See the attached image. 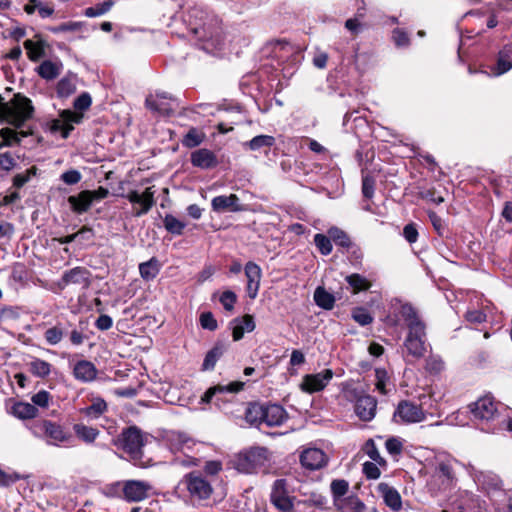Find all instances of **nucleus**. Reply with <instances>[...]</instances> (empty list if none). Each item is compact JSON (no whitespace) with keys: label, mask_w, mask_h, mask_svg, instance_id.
I'll list each match as a JSON object with an SVG mask.
<instances>
[{"label":"nucleus","mask_w":512,"mask_h":512,"mask_svg":"<svg viewBox=\"0 0 512 512\" xmlns=\"http://www.w3.org/2000/svg\"><path fill=\"white\" fill-rule=\"evenodd\" d=\"M212 210L216 213L240 212L244 208L240 204L239 197L236 194L216 196L211 201Z\"/></svg>","instance_id":"f3484780"},{"label":"nucleus","mask_w":512,"mask_h":512,"mask_svg":"<svg viewBox=\"0 0 512 512\" xmlns=\"http://www.w3.org/2000/svg\"><path fill=\"white\" fill-rule=\"evenodd\" d=\"M73 430L75 435L85 443H93L99 435L98 429L87 426L83 423L75 424L73 426Z\"/></svg>","instance_id":"7c9ffc66"},{"label":"nucleus","mask_w":512,"mask_h":512,"mask_svg":"<svg viewBox=\"0 0 512 512\" xmlns=\"http://www.w3.org/2000/svg\"><path fill=\"white\" fill-rule=\"evenodd\" d=\"M155 191L153 187H148L143 193H139L136 190L129 191L125 197L133 205H139V208L135 210L134 216L140 217L147 214L155 204Z\"/></svg>","instance_id":"4468645a"},{"label":"nucleus","mask_w":512,"mask_h":512,"mask_svg":"<svg viewBox=\"0 0 512 512\" xmlns=\"http://www.w3.org/2000/svg\"><path fill=\"white\" fill-rule=\"evenodd\" d=\"M375 376H376V389L381 394H387L388 390L386 389V386L389 382V376L385 369L377 368L375 370Z\"/></svg>","instance_id":"864d4df0"},{"label":"nucleus","mask_w":512,"mask_h":512,"mask_svg":"<svg viewBox=\"0 0 512 512\" xmlns=\"http://www.w3.org/2000/svg\"><path fill=\"white\" fill-rule=\"evenodd\" d=\"M244 270L247 278V295L253 300L257 297L259 292L262 270L258 264L252 261L246 263Z\"/></svg>","instance_id":"dca6fc26"},{"label":"nucleus","mask_w":512,"mask_h":512,"mask_svg":"<svg viewBox=\"0 0 512 512\" xmlns=\"http://www.w3.org/2000/svg\"><path fill=\"white\" fill-rule=\"evenodd\" d=\"M73 374L79 381L90 382L96 378L97 369L92 362L81 360L75 364Z\"/></svg>","instance_id":"a878e982"},{"label":"nucleus","mask_w":512,"mask_h":512,"mask_svg":"<svg viewBox=\"0 0 512 512\" xmlns=\"http://www.w3.org/2000/svg\"><path fill=\"white\" fill-rule=\"evenodd\" d=\"M287 419L285 409L277 404L264 406L263 424L269 427L280 426Z\"/></svg>","instance_id":"412c9836"},{"label":"nucleus","mask_w":512,"mask_h":512,"mask_svg":"<svg viewBox=\"0 0 512 512\" xmlns=\"http://www.w3.org/2000/svg\"><path fill=\"white\" fill-rule=\"evenodd\" d=\"M328 235L331 238V240H333L337 245H340L342 247H349L351 244L347 234L337 227L330 228L328 230Z\"/></svg>","instance_id":"a18cd8bd"},{"label":"nucleus","mask_w":512,"mask_h":512,"mask_svg":"<svg viewBox=\"0 0 512 512\" xmlns=\"http://www.w3.org/2000/svg\"><path fill=\"white\" fill-rule=\"evenodd\" d=\"M37 413L38 409L31 403L18 402L12 407V414L19 419H32Z\"/></svg>","instance_id":"2f4dec72"},{"label":"nucleus","mask_w":512,"mask_h":512,"mask_svg":"<svg viewBox=\"0 0 512 512\" xmlns=\"http://www.w3.org/2000/svg\"><path fill=\"white\" fill-rule=\"evenodd\" d=\"M377 401L370 395H362L357 398L355 413L363 421H370L375 417Z\"/></svg>","instance_id":"aec40b11"},{"label":"nucleus","mask_w":512,"mask_h":512,"mask_svg":"<svg viewBox=\"0 0 512 512\" xmlns=\"http://www.w3.org/2000/svg\"><path fill=\"white\" fill-rule=\"evenodd\" d=\"M123 497L128 502H141L151 496L153 486L144 480H125L121 483Z\"/></svg>","instance_id":"6e6552de"},{"label":"nucleus","mask_w":512,"mask_h":512,"mask_svg":"<svg viewBox=\"0 0 512 512\" xmlns=\"http://www.w3.org/2000/svg\"><path fill=\"white\" fill-rule=\"evenodd\" d=\"M90 272L84 267H75L66 271L62 277L65 284H83L89 283Z\"/></svg>","instance_id":"cd10ccee"},{"label":"nucleus","mask_w":512,"mask_h":512,"mask_svg":"<svg viewBox=\"0 0 512 512\" xmlns=\"http://www.w3.org/2000/svg\"><path fill=\"white\" fill-rule=\"evenodd\" d=\"M327 456L318 448H307L300 455V463L309 470L321 469L327 463Z\"/></svg>","instance_id":"a211bd4d"},{"label":"nucleus","mask_w":512,"mask_h":512,"mask_svg":"<svg viewBox=\"0 0 512 512\" xmlns=\"http://www.w3.org/2000/svg\"><path fill=\"white\" fill-rule=\"evenodd\" d=\"M64 332L59 326H53L45 331L44 337L48 344L57 345L61 342Z\"/></svg>","instance_id":"8fccbe9b"},{"label":"nucleus","mask_w":512,"mask_h":512,"mask_svg":"<svg viewBox=\"0 0 512 512\" xmlns=\"http://www.w3.org/2000/svg\"><path fill=\"white\" fill-rule=\"evenodd\" d=\"M168 441L170 442L171 444V447L176 449V450H181L183 449L191 440L190 438L184 434V433H180V432H172L169 436H168Z\"/></svg>","instance_id":"de8ad7c7"},{"label":"nucleus","mask_w":512,"mask_h":512,"mask_svg":"<svg viewBox=\"0 0 512 512\" xmlns=\"http://www.w3.org/2000/svg\"><path fill=\"white\" fill-rule=\"evenodd\" d=\"M333 376L334 373L331 369H324L315 374H307L302 379L300 389L309 394L322 391L329 384Z\"/></svg>","instance_id":"ddd939ff"},{"label":"nucleus","mask_w":512,"mask_h":512,"mask_svg":"<svg viewBox=\"0 0 512 512\" xmlns=\"http://www.w3.org/2000/svg\"><path fill=\"white\" fill-rule=\"evenodd\" d=\"M68 203L71 207V210L77 214H83L87 212L93 203L90 197V190H84L77 195L69 196Z\"/></svg>","instance_id":"393cba45"},{"label":"nucleus","mask_w":512,"mask_h":512,"mask_svg":"<svg viewBox=\"0 0 512 512\" xmlns=\"http://www.w3.org/2000/svg\"><path fill=\"white\" fill-rule=\"evenodd\" d=\"M399 314L406 322L408 328V333L403 343L406 356L413 359L423 358L428 348L424 322L419 318L415 308L409 304L401 305Z\"/></svg>","instance_id":"f257e3e1"},{"label":"nucleus","mask_w":512,"mask_h":512,"mask_svg":"<svg viewBox=\"0 0 512 512\" xmlns=\"http://www.w3.org/2000/svg\"><path fill=\"white\" fill-rule=\"evenodd\" d=\"M345 28L352 34H358L364 29V24L358 17L350 18L345 22Z\"/></svg>","instance_id":"69168bd1"},{"label":"nucleus","mask_w":512,"mask_h":512,"mask_svg":"<svg viewBox=\"0 0 512 512\" xmlns=\"http://www.w3.org/2000/svg\"><path fill=\"white\" fill-rule=\"evenodd\" d=\"M30 430L36 437H45L51 445H60L71 439V435L65 433L60 425L48 420L35 422Z\"/></svg>","instance_id":"39448f33"},{"label":"nucleus","mask_w":512,"mask_h":512,"mask_svg":"<svg viewBox=\"0 0 512 512\" xmlns=\"http://www.w3.org/2000/svg\"><path fill=\"white\" fill-rule=\"evenodd\" d=\"M445 364L441 357L431 355L426 360V370L429 373L438 374L444 370Z\"/></svg>","instance_id":"3c124183"},{"label":"nucleus","mask_w":512,"mask_h":512,"mask_svg":"<svg viewBox=\"0 0 512 512\" xmlns=\"http://www.w3.org/2000/svg\"><path fill=\"white\" fill-rule=\"evenodd\" d=\"M314 243L322 255H328L332 252L331 238L324 234H316Z\"/></svg>","instance_id":"49530a36"},{"label":"nucleus","mask_w":512,"mask_h":512,"mask_svg":"<svg viewBox=\"0 0 512 512\" xmlns=\"http://www.w3.org/2000/svg\"><path fill=\"white\" fill-rule=\"evenodd\" d=\"M24 48L27 50L28 57L32 61H37L43 56V45L39 42L28 39L24 42Z\"/></svg>","instance_id":"c03bdc74"},{"label":"nucleus","mask_w":512,"mask_h":512,"mask_svg":"<svg viewBox=\"0 0 512 512\" xmlns=\"http://www.w3.org/2000/svg\"><path fill=\"white\" fill-rule=\"evenodd\" d=\"M92 99L89 93L84 92L79 95L73 103L75 111L65 109L59 112L58 117L47 122L46 126L50 133H59L63 139H66L74 130V126L83 121V111L90 108Z\"/></svg>","instance_id":"f03ea898"},{"label":"nucleus","mask_w":512,"mask_h":512,"mask_svg":"<svg viewBox=\"0 0 512 512\" xmlns=\"http://www.w3.org/2000/svg\"><path fill=\"white\" fill-rule=\"evenodd\" d=\"M159 272L158 262L155 258L139 265V273L144 280L154 279Z\"/></svg>","instance_id":"58836bf2"},{"label":"nucleus","mask_w":512,"mask_h":512,"mask_svg":"<svg viewBox=\"0 0 512 512\" xmlns=\"http://www.w3.org/2000/svg\"><path fill=\"white\" fill-rule=\"evenodd\" d=\"M76 90L75 84L69 79H61L57 84V94L59 97L66 98Z\"/></svg>","instance_id":"6e6d98bb"},{"label":"nucleus","mask_w":512,"mask_h":512,"mask_svg":"<svg viewBox=\"0 0 512 512\" xmlns=\"http://www.w3.org/2000/svg\"><path fill=\"white\" fill-rule=\"evenodd\" d=\"M200 324L203 329L214 331L217 329V321L211 312H204L200 315Z\"/></svg>","instance_id":"052dcab7"},{"label":"nucleus","mask_w":512,"mask_h":512,"mask_svg":"<svg viewBox=\"0 0 512 512\" xmlns=\"http://www.w3.org/2000/svg\"><path fill=\"white\" fill-rule=\"evenodd\" d=\"M455 460L450 456L436 457L435 466L428 482L431 491L437 493L450 489L455 482L453 470Z\"/></svg>","instance_id":"20e7f679"},{"label":"nucleus","mask_w":512,"mask_h":512,"mask_svg":"<svg viewBox=\"0 0 512 512\" xmlns=\"http://www.w3.org/2000/svg\"><path fill=\"white\" fill-rule=\"evenodd\" d=\"M226 347L224 343H216L215 346L209 350L205 356V359L202 364L203 370H212L217 361L223 355Z\"/></svg>","instance_id":"c756f323"},{"label":"nucleus","mask_w":512,"mask_h":512,"mask_svg":"<svg viewBox=\"0 0 512 512\" xmlns=\"http://www.w3.org/2000/svg\"><path fill=\"white\" fill-rule=\"evenodd\" d=\"M392 39L394 44L399 47H407L410 44V38L406 31L396 28L392 32Z\"/></svg>","instance_id":"13d9d810"},{"label":"nucleus","mask_w":512,"mask_h":512,"mask_svg":"<svg viewBox=\"0 0 512 512\" xmlns=\"http://www.w3.org/2000/svg\"><path fill=\"white\" fill-rule=\"evenodd\" d=\"M275 144V138L271 135H258L250 141L244 143V146L251 151H259L262 148H270Z\"/></svg>","instance_id":"f704fd0d"},{"label":"nucleus","mask_w":512,"mask_h":512,"mask_svg":"<svg viewBox=\"0 0 512 512\" xmlns=\"http://www.w3.org/2000/svg\"><path fill=\"white\" fill-rule=\"evenodd\" d=\"M205 13L199 8H192L187 14L186 21L189 23L191 31L201 38L209 39L211 36L206 34L205 24H201Z\"/></svg>","instance_id":"b1692460"},{"label":"nucleus","mask_w":512,"mask_h":512,"mask_svg":"<svg viewBox=\"0 0 512 512\" xmlns=\"http://www.w3.org/2000/svg\"><path fill=\"white\" fill-rule=\"evenodd\" d=\"M106 410L107 403L103 399L97 398L91 405L81 409V413L89 419H97L106 412Z\"/></svg>","instance_id":"c9c22d12"},{"label":"nucleus","mask_w":512,"mask_h":512,"mask_svg":"<svg viewBox=\"0 0 512 512\" xmlns=\"http://www.w3.org/2000/svg\"><path fill=\"white\" fill-rule=\"evenodd\" d=\"M84 26L83 22H75L70 21L66 23H62L56 27L50 28V31L54 34L62 33V32H76L80 31Z\"/></svg>","instance_id":"5fc2aeb1"},{"label":"nucleus","mask_w":512,"mask_h":512,"mask_svg":"<svg viewBox=\"0 0 512 512\" xmlns=\"http://www.w3.org/2000/svg\"><path fill=\"white\" fill-rule=\"evenodd\" d=\"M81 178V173L76 169L65 171L61 175V180L67 185H75L80 182Z\"/></svg>","instance_id":"680f3d73"},{"label":"nucleus","mask_w":512,"mask_h":512,"mask_svg":"<svg viewBox=\"0 0 512 512\" xmlns=\"http://www.w3.org/2000/svg\"><path fill=\"white\" fill-rule=\"evenodd\" d=\"M236 300V294L230 290L223 292V294L220 297L221 304L228 311H232L234 309Z\"/></svg>","instance_id":"e2e57ef3"},{"label":"nucleus","mask_w":512,"mask_h":512,"mask_svg":"<svg viewBox=\"0 0 512 512\" xmlns=\"http://www.w3.org/2000/svg\"><path fill=\"white\" fill-rule=\"evenodd\" d=\"M264 406L254 403L250 404L245 413V419L248 423L255 426L263 424Z\"/></svg>","instance_id":"e433bc0d"},{"label":"nucleus","mask_w":512,"mask_h":512,"mask_svg":"<svg viewBox=\"0 0 512 512\" xmlns=\"http://www.w3.org/2000/svg\"><path fill=\"white\" fill-rule=\"evenodd\" d=\"M512 68V60L503 57L501 53H499L498 61H497V72L496 75H501L508 72Z\"/></svg>","instance_id":"774afa93"},{"label":"nucleus","mask_w":512,"mask_h":512,"mask_svg":"<svg viewBox=\"0 0 512 512\" xmlns=\"http://www.w3.org/2000/svg\"><path fill=\"white\" fill-rule=\"evenodd\" d=\"M16 165L15 159L10 152L0 154V167L5 171H10Z\"/></svg>","instance_id":"338daca9"},{"label":"nucleus","mask_w":512,"mask_h":512,"mask_svg":"<svg viewBox=\"0 0 512 512\" xmlns=\"http://www.w3.org/2000/svg\"><path fill=\"white\" fill-rule=\"evenodd\" d=\"M26 132H16L10 128H3L0 130V148L4 146H12L18 144L22 137H26Z\"/></svg>","instance_id":"473e14b6"},{"label":"nucleus","mask_w":512,"mask_h":512,"mask_svg":"<svg viewBox=\"0 0 512 512\" xmlns=\"http://www.w3.org/2000/svg\"><path fill=\"white\" fill-rule=\"evenodd\" d=\"M189 494L197 499H207L213 492L212 485L203 478L198 472H190L183 477Z\"/></svg>","instance_id":"9d476101"},{"label":"nucleus","mask_w":512,"mask_h":512,"mask_svg":"<svg viewBox=\"0 0 512 512\" xmlns=\"http://www.w3.org/2000/svg\"><path fill=\"white\" fill-rule=\"evenodd\" d=\"M244 383L241 381H234L226 385H216L210 387L203 395L202 401L205 403H209L213 397L218 394H223L226 392L236 393L243 389Z\"/></svg>","instance_id":"bb28decb"},{"label":"nucleus","mask_w":512,"mask_h":512,"mask_svg":"<svg viewBox=\"0 0 512 512\" xmlns=\"http://www.w3.org/2000/svg\"><path fill=\"white\" fill-rule=\"evenodd\" d=\"M146 107L159 115H171L176 106V100L165 92H156L147 96L145 101Z\"/></svg>","instance_id":"9b49d317"},{"label":"nucleus","mask_w":512,"mask_h":512,"mask_svg":"<svg viewBox=\"0 0 512 512\" xmlns=\"http://www.w3.org/2000/svg\"><path fill=\"white\" fill-rule=\"evenodd\" d=\"M230 325L234 341H239L243 338L245 332H252L255 329L254 318L249 314L235 318Z\"/></svg>","instance_id":"4be33fe9"},{"label":"nucleus","mask_w":512,"mask_h":512,"mask_svg":"<svg viewBox=\"0 0 512 512\" xmlns=\"http://www.w3.org/2000/svg\"><path fill=\"white\" fill-rule=\"evenodd\" d=\"M314 301L317 306L325 310H331L334 307L335 298L323 287H317L314 292Z\"/></svg>","instance_id":"72a5a7b5"},{"label":"nucleus","mask_w":512,"mask_h":512,"mask_svg":"<svg viewBox=\"0 0 512 512\" xmlns=\"http://www.w3.org/2000/svg\"><path fill=\"white\" fill-rule=\"evenodd\" d=\"M471 412L479 420L490 421L495 418L498 410L493 398L485 396L472 404Z\"/></svg>","instance_id":"2eb2a0df"},{"label":"nucleus","mask_w":512,"mask_h":512,"mask_svg":"<svg viewBox=\"0 0 512 512\" xmlns=\"http://www.w3.org/2000/svg\"><path fill=\"white\" fill-rule=\"evenodd\" d=\"M393 418L396 423H420L426 419V413L421 406L404 400L399 402Z\"/></svg>","instance_id":"1a4fd4ad"},{"label":"nucleus","mask_w":512,"mask_h":512,"mask_svg":"<svg viewBox=\"0 0 512 512\" xmlns=\"http://www.w3.org/2000/svg\"><path fill=\"white\" fill-rule=\"evenodd\" d=\"M114 5L112 0H106L103 3L97 4L93 7H88L84 11V15L89 18L98 17L107 13Z\"/></svg>","instance_id":"37998d69"},{"label":"nucleus","mask_w":512,"mask_h":512,"mask_svg":"<svg viewBox=\"0 0 512 512\" xmlns=\"http://www.w3.org/2000/svg\"><path fill=\"white\" fill-rule=\"evenodd\" d=\"M204 135L196 129H190L183 139V145L188 148H193L202 143Z\"/></svg>","instance_id":"09e8293b"},{"label":"nucleus","mask_w":512,"mask_h":512,"mask_svg":"<svg viewBox=\"0 0 512 512\" xmlns=\"http://www.w3.org/2000/svg\"><path fill=\"white\" fill-rule=\"evenodd\" d=\"M292 491L286 479H277L271 488V503L282 512H291L294 508Z\"/></svg>","instance_id":"0eeeda50"},{"label":"nucleus","mask_w":512,"mask_h":512,"mask_svg":"<svg viewBox=\"0 0 512 512\" xmlns=\"http://www.w3.org/2000/svg\"><path fill=\"white\" fill-rule=\"evenodd\" d=\"M267 461V450L265 448H253L241 453L235 460V468L245 474H252L265 465Z\"/></svg>","instance_id":"423d86ee"},{"label":"nucleus","mask_w":512,"mask_h":512,"mask_svg":"<svg viewBox=\"0 0 512 512\" xmlns=\"http://www.w3.org/2000/svg\"><path fill=\"white\" fill-rule=\"evenodd\" d=\"M352 318L361 326L370 324L373 321L371 314L362 307L354 308L352 311Z\"/></svg>","instance_id":"603ef678"},{"label":"nucleus","mask_w":512,"mask_h":512,"mask_svg":"<svg viewBox=\"0 0 512 512\" xmlns=\"http://www.w3.org/2000/svg\"><path fill=\"white\" fill-rule=\"evenodd\" d=\"M33 112L32 101L21 94H15L9 102H0V119L16 128L32 118Z\"/></svg>","instance_id":"7ed1b4c3"},{"label":"nucleus","mask_w":512,"mask_h":512,"mask_svg":"<svg viewBox=\"0 0 512 512\" xmlns=\"http://www.w3.org/2000/svg\"><path fill=\"white\" fill-rule=\"evenodd\" d=\"M345 280L353 289V293H359L361 291H366L371 287V282L364 276L354 273L346 276Z\"/></svg>","instance_id":"4c0bfd02"},{"label":"nucleus","mask_w":512,"mask_h":512,"mask_svg":"<svg viewBox=\"0 0 512 512\" xmlns=\"http://www.w3.org/2000/svg\"><path fill=\"white\" fill-rule=\"evenodd\" d=\"M191 163L193 166L201 169L213 168L218 164L216 155L209 149H198L191 154Z\"/></svg>","instance_id":"5701e85b"},{"label":"nucleus","mask_w":512,"mask_h":512,"mask_svg":"<svg viewBox=\"0 0 512 512\" xmlns=\"http://www.w3.org/2000/svg\"><path fill=\"white\" fill-rule=\"evenodd\" d=\"M365 453L376 463L383 465L385 464V460L381 457L375 442L372 439H369L365 444Z\"/></svg>","instance_id":"4d7b16f0"},{"label":"nucleus","mask_w":512,"mask_h":512,"mask_svg":"<svg viewBox=\"0 0 512 512\" xmlns=\"http://www.w3.org/2000/svg\"><path fill=\"white\" fill-rule=\"evenodd\" d=\"M375 190V180L369 175L362 178V194L366 199H372Z\"/></svg>","instance_id":"bf43d9fd"},{"label":"nucleus","mask_w":512,"mask_h":512,"mask_svg":"<svg viewBox=\"0 0 512 512\" xmlns=\"http://www.w3.org/2000/svg\"><path fill=\"white\" fill-rule=\"evenodd\" d=\"M363 473L365 474L367 479H378L381 475V472L377 465L373 462H365L363 464Z\"/></svg>","instance_id":"0e129e2a"},{"label":"nucleus","mask_w":512,"mask_h":512,"mask_svg":"<svg viewBox=\"0 0 512 512\" xmlns=\"http://www.w3.org/2000/svg\"><path fill=\"white\" fill-rule=\"evenodd\" d=\"M330 487L334 502L340 508L338 502L340 501V498L348 492L349 483L344 479H336L331 482Z\"/></svg>","instance_id":"79ce46f5"},{"label":"nucleus","mask_w":512,"mask_h":512,"mask_svg":"<svg viewBox=\"0 0 512 512\" xmlns=\"http://www.w3.org/2000/svg\"><path fill=\"white\" fill-rule=\"evenodd\" d=\"M38 74L46 79V80H52L56 78L59 75V66L52 62V61H44L39 67H38Z\"/></svg>","instance_id":"a19ab883"},{"label":"nucleus","mask_w":512,"mask_h":512,"mask_svg":"<svg viewBox=\"0 0 512 512\" xmlns=\"http://www.w3.org/2000/svg\"><path fill=\"white\" fill-rule=\"evenodd\" d=\"M165 229L173 235H181L186 227V223L180 221L171 214H167L163 220Z\"/></svg>","instance_id":"ea45409f"},{"label":"nucleus","mask_w":512,"mask_h":512,"mask_svg":"<svg viewBox=\"0 0 512 512\" xmlns=\"http://www.w3.org/2000/svg\"><path fill=\"white\" fill-rule=\"evenodd\" d=\"M121 446L133 458L140 457L144 446V439L140 429L132 426L124 430L121 434Z\"/></svg>","instance_id":"f8f14e48"},{"label":"nucleus","mask_w":512,"mask_h":512,"mask_svg":"<svg viewBox=\"0 0 512 512\" xmlns=\"http://www.w3.org/2000/svg\"><path fill=\"white\" fill-rule=\"evenodd\" d=\"M29 371L38 378H46L52 371V365L40 358H33L29 362Z\"/></svg>","instance_id":"c85d7f7f"},{"label":"nucleus","mask_w":512,"mask_h":512,"mask_svg":"<svg viewBox=\"0 0 512 512\" xmlns=\"http://www.w3.org/2000/svg\"><path fill=\"white\" fill-rule=\"evenodd\" d=\"M377 492L382 497L385 505L392 511L398 512L402 508V497L398 490L387 483L381 482L377 486Z\"/></svg>","instance_id":"6ab92c4d"}]
</instances>
